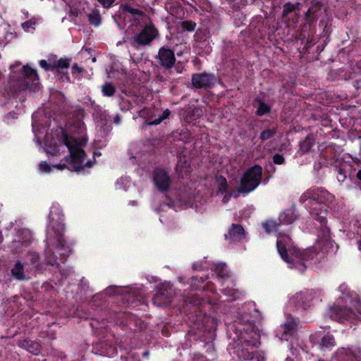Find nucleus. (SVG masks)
Listing matches in <instances>:
<instances>
[{"label": "nucleus", "instance_id": "412c9836", "mask_svg": "<svg viewBox=\"0 0 361 361\" xmlns=\"http://www.w3.org/2000/svg\"><path fill=\"white\" fill-rule=\"evenodd\" d=\"M154 303L157 305L161 306V305H167L171 303V299L167 296L165 295V293L164 292H159L155 297L153 299Z\"/></svg>", "mask_w": 361, "mask_h": 361}, {"label": "nucleus", "instance_id": "39448f33", "mask_svg": "<svg viewBox=\"0 0 361 361\" xmlns=\"http://www.w3.org/2000/svg\"><path fill=\"white\" fill-rule=\"evenodd\" d=\"M262 169L259 166H255L249 169L241 178L238 191H233L231 195L237 198L239 193H249L254 190L259 184L262 179Z\"/></svg>", "mask_w": 361, "mask_h": 361}, {"label": "nucleus", "instance_id": "a878e982", "mask_svg": "<svg viewBox=\"0 0 361 361\" xmlns=\"http://www.w3.org/2000/svg\"><path fill=\"white\" fill-rule=\"evenodd\" d=\"M102 92L104 96L111 97L114 94L116 89L110 82H106L102 86Z\"/></svg>", "mask_w": 361, "mask_h": 361}, {"label": "nucleus", "instance_id": "423d86ee", "mask_svg": "<svg viewBox=\"0 0 361 361\" xmlns=\"http://www.w3.org/2000/svg\"><path fill=\"white\" fill-rule=\"evenodd\" d=\"M241 345L237 344L235 348L236 355L242 360H252L255 359V349L259 344V336L256 333L250 336L247 332L241 333Z\"/></svg>", "mask_w": 361, "mask_h": 361}, {"label": "nucleus", "instance_id": "aec40b11", "mask_svg": "<svg viewBox=\"0 0 361 361\" xmlns=\"http://www.w3.org/2000/svg\"><path fill=\"white\" fill-rule=\"evenodd\" d=\"M295 324L293 322H288L281 326V331L283 332L281 340H288L286 336L292 335L294 331Z\"/></svg>", "mask_w": 361, "mask_h": 361}, {"label": "nucleus", "instance_id": "ddd939ff", "mask_svg": "<svg viewBox=\"0 0 361 361\" xmlns=\"http://www.w3.org/2000/svg\"><path fill=\"white\" fill-rule=\"evenodd\" d=\"M154 181L159 190L166 191L169 189L170 178L166 172L162 169L154 171Z\"/></svg>", "mask_w": 361, "mask_h": 361}, {"label": "nucleus", "instance_id": "dca6fc26", "mask_svg": "<svg viewBox=\"0 0 361 361\" xmlns=\"http://www.w3.org/2000/svg\"><path fill=\"white\" fill-rule=\"evenodd\" d=\"M189 163L185 155H179L177 162L176 171L177 173L183 177L185 174L189 173Z\"/></svg>", "mask_w": 361, "mask_h": 361}, {"label": "nucleus", "instance_id": "37998d69", "mask_svg": "<svg viewBox=\"0 0 361 361\" xmlns=\"http://www.w3.org/2000/svg\"><path fill=\"white\" fill-rule=\"evenodd\" d=\"M257 361H264V357L261 355H257L256 357Z\"/></svg>", "mask_w": 361, "mask_h": 361}, {"label": "nucleus", "instance_id": "1a4fd4ad", "mask_svg": "<svg viewBox=\"0 0 361 361\" xmlns=\"http://www.w3.org/2000/svg\"><path fill=\"white\" fill-rule=\"evenodd\" d=\"M23 76V78L18 82L16 90L21 91L25 89L35 90L39 80L37 71L28 66H24Z\"/></svg>", "mask_w": 361, "mask_h": 361}, {"label": "nucleus", "instance_id": "5701e85b", "mask_svg": "<svg viewBox=\"0 0 361 361\" xmlns=\"http://www.w3.org/2000/svg\"><path fill=\"white\" fill-rule=\"evenodd\" d=\"M89 22L94 26H99L101 24L102 18L99 11L93 10L87 15Z\"/></svg>", "mask_w": 361, "mask_h": 361}, {"label": "nucleus", "instance_id": "7ed1b4c3", "mask_svg": "<svg viewBox=\"0 0 361 361\" xmlns=\"http://www.w3.org/2000/svg\"><path fill=\"white\" fill-rule=\"evenodd\" d=\"M343 296L337 300V304L330 308V317L339 322L349 321L354 322L361 319V301L351 299L345 285L339 288Z\"/></svg>", "mask_w": 361, "mask_h": 361}, {"label": "nucleus", "instance_id": "ea45409f", "mask_svg": "<svg viewBox=\"0 0 361 361\" xmlns=\"http://www.w3.org/2000/svg\"><path fill=\"white\" fill-rule=\"evenodd\" d=\"M48 152L54 156H56L59 154V151L58 149L48 150Z\"/></svg>", "mask_w": 361, "mask_h": 361}, {"label": "nucleus", "instance_id": "49530a36", "mask_svg": "<svg viewBox=\"0 0 361 361\" xmlns=\"http://www.w3.org/2000/svg\"><path fill=\"white\" fill-rule=\"evenodd\" d=\"M164 286L166 287V290H167V288H170V284L169 283L164 284Z\"/></svg>", "mask_w": 361, "mask_h": 361}, {"label": "nucleus", "instance_id": "7c9ffc66", "mask_svg": "<svg viewBox=\"0 0 361 361\" xmlns=\"http://www.w3.org/2000/svg\"><path fill=\"white\" fill-rule=\"evenodd\" d=\"M69 66V60L66 59H61L56 61H54L53 64L54 68H67Z\"/></svg>", "mask_w": 361, "mask_h": 361}, {"label": "nucleus", "instance_id": "a18cd8bd", "mask_svg": "<svg viewBox=\"0 0 361 361\" xmlns=\"http://www.w3.org/2000/svg\"><path fill=\"white\" fill-rule=\"evenodd\" d=\"M358 248L361 250V238L358 240Z\"/></svg>", "mask_w": 361, "mask_h": 361}, {"label": "nucleus", "instance_id": "6ab92c4d", "mask_svg": "<svg viewBox=\"0 0 361 361\" xmlns=\"http://www.w3.org/2000/svg\"><path fill=\"white\" fill-rule=\"evenodd\" d=\"M11 274L16 279H25V275L23 271V266L20 262H18L15 264L13 268L11 269Z\"/></svg>", "mask_w": 361, "mask_h": 361}, {"label": "nucleus", "instance_id": "f3484780", "mask_svg": "<svg viewBox=\"0 0 361 361\" xmlns=\"http://www.w3.org/2000/svg\"><path fill=\"white\" fill-rule=\"evenodd\" d=\"M295 219L296 215L294 209L290 208L281 213L279 215L278 221L281 224H292Z\"/></svg>", "mask_w": 361, "mask_h": 361}, {"label": "nucleus", "instance_id": "9d476101", "mask_svg": "<svg viewBox=\"0 0 361 361\" xmlns=\"http://www.w3.org/2000/svg\"><path fill=\"white\" fill-rule=\"evenodd\" d=\"M140 113L142 116L147 118L145 123L149 126L158 125L169 116L168 110L161 112L155 108H145Z\"/></svg>", "mask_w": 361, "mask_h": 361}, {"label": "nucleus", "instance_id": "f704fd0d", "mask_svg": "<svg viewBox=\"0 0 361 361\" xmlns=\"http://www.w3.org/2000/svg\"><path fill=\"white\" fill-rule=\"evenodd\" d=\"M218 183L219 185V190L223 193L226 191L227 189V182L225 178L221 176L218 179Z\"/></svg>", "mask_w": 361, "mask_h": 361}, {"label": "nucleus", "instance_id": "cd10ccee", "mask_svg": "<svg viewBox=\"0 0 361 361\" xmlns=\"http://www.w3.org/2000/svg\"><path fill=\"white\" fill-rule=\"evenodd\" d=\"M299 5H300L299 3H297L295 4H293L290 2L286 3L283 6V16H288L290 13L295 11Z\"/></svg>", "mask_w": 361, "mask_h": 361}, {"label": "nucleus", "instance_id": "79ce46f5", "mask_svg": "<svg viewBox=\"0 0 361 361\" xmlns=\"http://www.w3.org/2000/svg\"><path fill=\"white\" fill-rule=\"evenodd\" d=\"M312 14V9H311V8H309V9L307 11V12H306L305 16H306V17H307V18H309Z\"/></svg>", "mask_w": 361, "mask_h": 361}, {"label": "nucleus", "instance_id": "4468645a", "mask_svg": "<svg viewBox=\"0 0 361 361\" xmlns=\"http://www.w3.org/2000/svg\"><path fill=\"white\" fill-rule=\"evenodd\" d=\"M313 300V294L312 292L305 291L296 293L292 298L293 302L303 309H306L310 305Z\"/></svg>", "mask_w": 361, "mask_h": 361}, {"label": "nucleus", "instance_id": "2f4dec72", "mask_svg": "<svg viewBox=\"0 0 361 361\" xmlns=\"http://www.w3.org/2000/svg\"><path fill=\"white\" fill-rule=\"evenodd\" d=\"M224 293L227 296L232 297L233 300L238 299L240 294L238 290L229 288H224Z\"/></svg>", "mask_w": 361, "mask_h": 361}, {"label": "nucleus", "instance_id": "473e14b6", "mask_svg": "<svg viewBox=\"0 0 361 361\" xmlns=\"http://www.w3.org/2000/svg\"><path fill=\"white\" fill-rule=\"evenodd\" d=\"M196 27L195 23L192 21H183L182 23V28L185 31L192 32Z\"/></svg>", "mask_w": 361, "mask_h": 361}, {"label": "nucleus", "instance_id": "e433bc0d", "mask_svg": "<svg viewBox=\"0 0 361 361\" xmlns=\"http://www.w3.org/2000/svg\"><path fill=\"white\" fill-rule=\"evenodd\" d=\"M85 71L84 68L82 67H79L78 65L75 64L72 67V73L73 75H78V74L83 73Z\"/></svg>", "mask_w": 361, "mask_h": 361}, {"label": "nucleus", "instance_id": "c9c22d12", "mask_svg": "<svg viewBox=\"0 0 361 361\" xmlns=\"http://www.w3.org/2000/svg\"><path fill=\"white\" fill-rule=\"evenodd\" d=\"M273 161L276 164H281L284 162V158L279 154H276L273 157Z\"/></svg>", "mask_w": 361, "mask_h": 361}, {"label": "nucleus", "instance_id": "c756f323", "mask_svg": "<svg viewBox=\"0 0 361 361\" xmlns=\"http://www.w3.org/2000/svg\"><path fill=\"white\" fill-rule=\"evenodd\" d=\"M270 111V107L264 102H259L256 114L258 116H263Z\"/></svg>", "mask_w": 361, "mask_h": 361}, {"label": "nucleus", "instance_id": "9b49d317", "mask_svg": "<svg viewBox=\"0 0 361 361\" xmlns=\"http://www.w3.org/2000/svg\"><path fill=\"white\" fill-rule=\"evenodd\" d=\"M158 59L159 63L166 68L173 67L176 62L174 51L167 46H164L159 49Z\"/></svg>", "mask_w": 361, "mask_h": 361}, {"label": "nucleus", "instance_id": "72a5a7b5", "mask_svg": "<svg viewBox=\"0 0 361 361\" xmlns=\"http://www.w3.org/2000/svg\"><path fill=\"white\" fill-rule=\"evenodd\" d=\"M123 10L126 12L131 13L133 15H142V13H143L142 11H141L138 9L134 8L130 5H125L123 6Z\"/></svg>", "mask_w": 361, "mask_h": 361}, {"label": "nucleus", "instance_id": "c85d7f7f", "mask_svg": "<svg viewBox=\"0 0 361 361\" xmlns=\"http://www.w3.org/2000/svg\"><path fill=\"white\" fill-rule=\"evenodd\" d=\"M226 264H218L216 268V271L218 275V276L224 279L229 276V274L228 271L226 269Z\"/></svg>", "mask_w": 361, "mask_h": 361}, {"label": "nucleus", "instance_id": "0eeeda50", "mask_svg": "<svg viewBox=\"0 0 361 361\" xmlns=\"http://www.w3.org/2000/svg\"><path fill=\"white\" fill-rule=\"evenodd\" d=\"M62 212L61 208L57 205H53L49 213L50 225L54 230L57 227L58 233L56 234V247L61 249L65 246V241L62 238L61 232L64 230V226L62 224Z\"/></svg>", "mask_w": 361, "mask_h": 361}, {"label": "nucleus", "instance_id": "c03bdc74", "mask_svg": "<svg viewBox=\"0 0 361 361\" xmlns=\"http://www.w3.org/2000/svg\"><path fill=\"white\" fill-rule=\"evenodd\" d=\"M357 177L359 180H361V170L358 171L357 173Z\"/></svg>", "mask_w": 361, "mask_h": 361}, {"label": "nucleus", "instance_id": "f257e3e1", "mask_svg": "<svg viewBox=\"0 0 361 361\" xmlns=\"http://www.w3.org/2000/svg\"><path fill=\"white\" fill-rule=\"evenodd\" d=\"M61 141L68 149L69 155L65 157L66 163L54 165L52 167L59 170L68 169L70 171H79L85 166L90 167L88 162H85L86 154L83 147L87 142L85 137L68 135L63 132ZM51 166L45 161L39 164V169L43 172L49 173L51 171Z\"/></svg>", "mask_w": 361, "mask_h": 361}, {"label": "nucleus", "instance_id": "2eb2a0df", "mask_svg": "<svg viewBox=\"0 0 361 361\" xmlns=\"http://www.w3.org/2000/svg\"><path fill=\"white\" fill-rule=\"evenodd\" d=\"M225 238L230 243L240 241L245 238V231L239 224H233L228 233L225 235Z\"/></svg>", "mask_w": 361, "mask_h": 361}, {"label": "nucleus", "instance_id": "4be33fe9", "mask_svg": "<svg viewBox=\"0 0 361 361\" xmlns=\"http://www.w3.org/2000/svg\"><path fill=\"white\" fill-rule=\"evenodd\" d=\"M41 21L42 19L40 18H32L29 20L23 23L21 27L25 32H30L34 30L36 25Z\"/></svg>", "mask_w": 361, "mask_h": 361}, {"label": "nucleus", "instance_id": "a19ab883", "mask_svg": "<svg viewBox=\"0 0 361 361\" xmlns=\"http://www.w3.org/2000/svg\"><path fill=\"white\" fill-rule=\"evenodd\" d=\"M47 263L51 265H54L56 263V260L55 259H49L47 258Z\"/></svg>", "mask_w": 361, "mask_h": 361}, {"label": "nucleus", "instance_id": "de8ad7c7", "mask_svg": "<svg viewBox=\"0 0 361 361\" xmlns=\"http://www.w3.org/2000/svg\"><path fill=\"white\" fill-rule=\"evenodd\" d=\"M111 290V288H110V287H109V288H108L106 289V292H107V293H110V290Z\"/></svg>", "mask_w": 361, "mask_h": 361}, {"label": "nucleus", "instance_id": "b1692460", "mask_svg": "<svg viewBox=\"0 0 361 361\" xmlns=\"http://www.w3.org/2000/svg\"><path fill=\"white\" fill-rule=\"evenodd\" d=\"M279 225H281L280 222L276 221H267L262 224L263 228L268 233L276 231Z\"/></svg>", "mask_w": 361, "mask_h": 361}, {"label": "nucleus", "instance_id": "6e6552de", "mask_svg": "<svg viewBox=\"0 0 361 361\" xmlns=\"http://www.w3.org/2000/svg\"><path fill=\"white\" fill-rule=\"evenodd\" d=\"M159 36V31L152 24L145 25L141 32L133 37V46H148Z\"/></svg>", "mask_w": 361, "mask_h": 361}, {"label": "nucleus", "instance_id": "20e7f679", "mask_svg": "<svg viewBox=\"0 0 361 361\" xmlns=\"http://www.w3.org/2000/svg\"><path fill=\"white\" fill-rule=\"evenodd\" d=\"M332 195L320 188L310 189L300 197V202L310 209V214L321 223L325 220L326 209L324 205L332 200Z\"/></svg>", "mask_w": 361, "mask_h": 361}, {"label": "nucleus", "instance_id": "f8f14e48", "mask_svg": "<svg viewBox=\"0 0 361 361\" xmlns=\"http://www.w3.org/2000/svg\"><path fill=\"white\" fill-rule=\"evenodd\" d=\"M214 76L207 73H196L192 76V85L197 88L209 87L214 83Z\"/></svg>", "mask_w": 361, "mask_h": 361}, {"label": "nucleus", "instance_id": "4c0bfd02", "mask_svg": "<svg viewBox=\"0 0 361 361\" xmlns=\"http://www.w3.org/2000/svg\"><path fill=\"white\" fill-rule=\"evenodd\" d=\"M116 0H98L104 8H109Z\"/></svg>", "mask_w": 361, "mask_h": 361}, {"label": "nucleus", "instance_id": "f03ea898", "mask_svg": "<svg viewBox=\"0 0 361 361\" xmlns=\"http://www.w3.org/2000/svg\"><path fill=\"white\" fill-rule=\"evenodd\" d=\"M277 250L281 258L289 264L290 268H295L300 272H304L307 268L305 264L314 259L316 253L312 249L303 252L298 250L288 235L280 234L276 243Z\"/></svg>", "mask_w": 361, "mask_h": 361}, {"label": "nucleus", "instance_id": "58836bf2", "mask_svg": "<svg viewBox=\"0 0 361 361\" xmlns=\"http://www.w3.org/2000/svg\"><path fill=\"white\" fill-rule=\"evenodd\" d=\"M39 65L42 68L47 71L54 68L53 65L51 66V64L48 63L46 60H41L39 61Z\"/></svg>", "mask_w": 361, "mask_h": 361}, {"label": "nucleus", "instance_id": "bb28decb", "mask_svg": "<svg viewBox=\"0 0 361 361\" xmlns=\"http://www.w3.org/2000/svg\"><path fill=\"white\" fill-rule=\"evenodd\" d=\"M276 133V131L274 129H266L261 133L259 138L264 142L273 137Z\"/></svg>", "mask_w": 361, "mask_h": 361}, {"label": "nucleus", "instance_id": "a211bd4d", "mask_svg": "<svg viewBox=\"0 0 361 361\" xmlns=\"http://www.w3.org/2000/svg\"><path fill=\"white\" fill-rule=\"evenodd\" d=\"M19 345L34 355H37L39 353L38 345L32 341L27 340L20 341Z\"/></svg>", "mask_w": 361, "mask_h": 361}, {"label": "nucleus", "instance_id": "393cba45", "mask_svg": "<svg viewBox=\"0 0 361 361\" xmlns=\"http://www.w3.org/2000/svg\"><path fill=\"white\" fill-rule=\"evenodd\" d=\"M335 344L336 342L334 336L330 334H326L322 338L320 345L322 348H329L334 347Z\"/></svg>", "mask_w": 361, "mask_h": 361}]
</instances>
